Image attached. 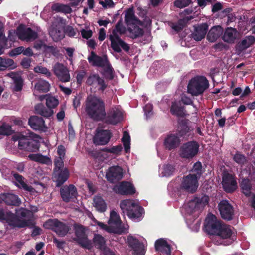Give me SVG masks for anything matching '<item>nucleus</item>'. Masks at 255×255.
Listing matches in <instances>:
<instances>
[{
	"instance_id": "nucleus-1",
	"label": "nucleus",
	"mask_w": 255,
	"mask_h": 255,
	"mask_svg": "<svg viewBox=\"0 0 255 255\" xmlns=\"http://www.w3.org/2000/svg\"><path fill=\"white\" fill-rule=\"evenodd\" d=\"M205 229L210 234L216 235L222 239H229L227 245L231 244L234 240V235L232 228L223 224L217 217L212 214H209L204 223Z\"/></svg>"
},
{
	"instance_id": "nucleus-2",
	"label": "nucleus",
	"mask_w": 255,
	"mask_h": 255,
	"mask_svg": "<svg viewBox=\"0 0 255 255\" xmlns=\"http://www.w3.org/2000/svg\"><path fill=\"white\" fill-rule=\"evenodd\" d=\"M16 214L20 219L15 217L11 212H7L5 214L0 209V220H5L10 226L19 228L29 226L32 224L33 216L31 211L21 209L16 212Z\"/></svg>"
},
{
	"instance_id": "nucleus-3",
	"label": "nucleus",
	"mask_w": 255,
	"mask_h": 255,
	"mask_svg": "<svg viewBox=\"0 0 255 255\" xmlns=\"http://www.w3.org/2000/svg\"><path fill=\"white\" fill-rule=\"evenodd\" d=\"M208 201V196L204 195L195 198L184 205L183 209L185 211V218L189 225L198 216L200 211L207 205Z\"/></svg>"
},
{
	"instance_id": "nucleus-4",
	"label": "nucleus",
	"mask_w": 255,
	"mask_h": 255,
	"mask_svg": "<svg viewBox=\"0 0 255 255\" xmlns=\"http://www.w3.org/2000/svg\"><path fill=\"white\" fill-rule=\"evenodd\" d=\"M96 223L100 228L109 233L117 234L127 233L129 229V226L128 224H122L120 216L115 210H111L110 211L108 225L97 221H96Z\"/></svg>"
},
{
	"instance_id": "nucleus-5",
	"label": "nucleus",
	"mask_w": 255,
	"mask_h": 255,
	"mask_svg": "<svg viewBox=\"0 0 255 255\" xmlns=\"http://www.w3.org/2000/svg\"><path fill=\"white\" fill-rule=\"evenodd\" d=\"M120 207L124 214L135 222L140 221L144 214L143 208L138 201L133 199H125L121 201Z\"/></svg>"
},
{
	"instance_id": "nucleus-6",
	"label": "nucleus",
	"mask_w": 255,
	"mask_h": 255,
	"mask_svg": "<svg viewBox=\"0 0 255 255\" xmlns=\"http://www.w3.org/2000/svg\"><path fill=\"white\" fill-rule=\"evenodd\" d=\"M85 110L89 116L96 120L102 119L105 114L103 101L92 95L88 96L87 99Z\"/></svg>"
},
{
	"instance_id": "nucleus-7",
	"label": "nucleus",
	"mask_w": 255,
	"mask_h": 255,
	"mask_svg": "<svg viewBox=\"0 0 255 255\" xmlns=\"http://www.w3.org/2000/svg\"><path fill=\"white\" fill-rule=\"evenodd\" d=\"M125 20L128 27L130 37L136 38L143 35V31L139 27L141 23L134 15L133 9L130 8L126 11Z\"/></svg>"
},
{
	"instance_id": "nucleus-8",
	"label": "nucleus",
	"mask_w": 255,
	"mask_h": 255,
	"mask_svg": "<svg viewBox=\"0 0 255 255\" xmlns=\"http://www.w3.org/2000/svg\"><path fill=\"white\" fill-rule=\"evenodd\" d=\"M125 31V28L120 22L117 23L115 29L113 30L112 33L109 35V39L111 41V46L113 50L117 52H121V47L126 51H128L129 47L127 43L122 41L118 35V33L122 34Z\"/></svg>"
},
{
	"instance_id": "nucleus-9",
	"label": "nucleus",
	"mask_w": 255,
	"mask_h": 255,
	"mask_svg": "<svg viewBox=\"0 0 255 255\" xmlns=\"http://www.w3.org/2000/svg\"><path fill=\"white\" fill-rule=\"evenodd\" d=\"M15 34L20 40L26 42L33 41L37 37V33L23 25L19 26L16 32L14 31L9 32L8 38L10 41L14 42L15 40Z\"/></svg>"
},
{
	"instance_id": "nucleus-10",
	"label": "nucleus",
	"mask_w": 255,
	"mask_h": 255,
	"mask_svg": "<svg viewBox=\"0 0 255 255\" xmlns=\"http://www.w3.org/2000/svg\"><path fill=\"white\" fill-rule=\"evenodd\" d=\"M208 80L204 77H197L192 79L189 83L188 92L192 95L197 96L204 92L208 87Z\"/></svg>"
},
{
	"instance_id": "nucleus-11",
	"label": "nucleus",
	"mask_w": 255,
	"mask_h": 255,
	"mask_svg": "<svg viewBox=\"0 0 255 255\" xmlns=\"http://www.w3.org/2000/svg\"><path fill=\"white\" fill-rule=\"evenodd\" d=\"M88 60L93 66L104 67L106 69L107 77L110 79L113 78V69L108 61L106 56H98L94 52H91Z\"/></svg>"
},
{
	"instance_id": "nucleus-12",
	"label": "nucleus",
	"mask_w": 255,
	"mask_h": 255,
	"mask_svg": "<svg viewBox=\"0 0 255 255\" xmlns=\"http://www.w3.org/2000/svg\"><path fill=\"white\" fill-rule=\"evenodd\" d=\"M55 168L54 171V180L57 183V186H60L63 184L69 177V171L66 168H64L63 162L61 161L54 162Z\"/></svg>"
},
{
	"instance_id": "nucleus-13",
	"label": "nucleus",
	"mask_w": 255,
	"mask_h": 255,
	"mask_svg": "<svg viewBox=\"0 0 255 255\" xmlns=\"http://www.w3.org/2000/svg\"><path fill=\"white\" fill-rule=\"evenodd\" d=\"M199 147V144L195 141L187 142L180 147L179 155L182 158L191 159L197 154Z\"/></svg>"
},
{
	"instance_id": "nucleus-14",
	"label": "nucleus",
	"mask_w": 255,
	"mask_h": 255,
	"mask_svg": "<svg viewBox=\"0 0 255 255\" xmlns=\"http://www.w3.org/2000/svg\"><path fill=\"white\" fill-rule=\"evenodd\" d=\"M12 139L14 141H18V146L20 149L29 151H35L39 148L37 143L34 141L29 140L25 136L21 133L15 134Z\"/></svg>"
},
{
	"instance_id": "nucleus-15",
	"label": "nucleus",
	"mask_w": 255,
	"mask_h": 255,
	"mask_svg": "<svg viewBox=\"0 0 255 255\" xmlns=\"http://www.w3.org/2000/svg\"><path fill=\"white\" fill-rule=\"evenodd\" d=\"M47 106L49 108L46 109L42 104H38L35 106V109L37 113L44 116L49 117L53 114V111L51 109L56 107L58 104V100L54 97L48 96L46 102Z\"/></svg>"
},
{
	"instance_id": "nucleus-16",
	"label": "nucleus",
	"mask_w": 255,
	"mask_h": 255,
	"mask_svg": "<svg viewBox=\"0 0 255 255\" xmlns=\"http://www.w3.org/2000/svg\"><path fill=\"white\" fill-rule=\"evenodd\" d=\"M64 24V20L61 18H58L53 23L49 30V34L54 41H59L64 37L63 30Z\"/></svg>"
},
{
	"instance_id": "nucleus-17",
	"label": "nucleus",
	"mask_w": 255,
	"mask_h": 255,
	"mask_svg": "<svg viewBox=\"0 0 255 255\" xmlns=\"http://www.w3.org/2000/svg\"><path fill=\"white\" fill-rule=\"evenodd\" d=\"M44 228L55 231L58 235L64 236L69 230L68 227L56 219H49L43 225Z\"/></svg>"
},
{
	"instance_id": "nucleus-18",
	"label": "nucleus",
	"mask_w": 255,
	"mask_h": 255,
	"mask_svg": "<svg viewBox=\"0 0 255 255\" xmlns=\"http://www.w3.org/2000/svg\"><path fill=\"white\" fill-rule=\"evenodd\" d=\"M198 187V177L196 175L189 174L184 177L181 180L180 188L187 192H194Z\"/></svg>"
},
{
	"instance_id": "nucleus-19",
	"label": "nucleus",
	"mask_w": 255,
	"mask_h": 255,
	"mask_svg": "<svg viewBox=\"0 0 255 255\" xmlns=\"http://www.w3.org/2000/svg\"><path fill=\"white\" fill-rule=\"evenodd\" d=\"M52 71L58 79L62 82H66L70 80L69 71L66 67L60 63H56L52 67Z\"/></svg>"
},
{
	"instance_id": "nucleus-20",
	"label": "nucleus",
	"mask_w": 255,
	"mask_h": 255,
	"mask_svg": "<svg viewBox=\"0 0 255 255\" xmlns=\"http://www.w3.org/2000/svg\"><path fill=\"white\" fill-rule=\"evenodd\" d=\"M77 241L83 247L90 249L92 247V242L88 240L85 234L84 228L81 225L75 226Z\"/></svg>"
},
{
	"instance_id": "nucleus-21",
	"label": "nucleus",
	"mask_w": 255,
	"mask_h": 255,
	"mask_svg": "<svg viewBox=\"0 0 255 255\" xmlns=\"http://www.w3.org/2000/svg\"><path fill=\"white\" fill-rule=\"evenodd\" d=\"M128 245L133 249L134 253L136 255H144L145 247L142 243H140L137 238L133 235H129L127 239Z\"/></svg>"
},
{
	"instance_id": "nucleus-22",
	"label": "nucleus",
	"mask_w": 255,
	"mask_h": 255,
	"mask_svg": "<svg viewBox=\"0 0 255 255\" xmlns=\"http://www.w3.org/2000/svg\"><path fill=\"white\" fill-rule=\"evenodd\" d=\"M113 190L116 193L122 195H131L135 193V189L133 185L128 182H122L116 185Z\"/></svg>"
},
{
	"instance_id": "nucleus-23",
	"label": "nucleus",
	"mask_w": 255,
	"mask_h": 255,
	"mask_svg": "<svg viewBox=\"0 0 255 255\" xmlns=\"http://www.w3.org/2000/svg\"><path fill=\"white\" fill-rule=\"evenodd\" d=\"M220 214L223 218L226 220L232 219L234 213L232 206L226 200H223L218 205Z\"/></svg>"
},
{
	"instance_id": "nucleus-24",
	"label": "nucleus",
	"mask_w": 255,
	"mask_h": 255,
	"mask_svg": "<svg viewBox=\"0 0 255 255\" xmlns=\"http://www.w3.org/2000/svg\"><path fill=\"white\" fill-rule=\"evenodd\" d=\"M106 177L111 182H116L123 177V170L119 166H113L110 167L107 171Z\"/></svg>"
},
{
	"instance_id": "nucleus-25",
	"label": "nucleus",
	"mask_w": 255,
	"mask_h": 255,
	"mask_svg": "<svg viewBox=\"0 0 255 255\" xmlns=\"http://www.w3.org/2000/svg\"><path fill=\"white\" fill-rule=\"evenodd\" d=\"M223 186L228 192H233L237 187L236 181L233 175L229 173H225L223 177Z\"/></svg>"
},
{
	"instance_id": "nucleus-26",
	"label": "nucleus",
	"mask_w": 255,
	"mask_h": 255,
	"mask_svg": "<svg viewBox=\"0 0 255 255\" xmlns=\"http://www.w3.org/2000/svg\"><path fill=\"white\" fill-rule=\"evenodd\" d=\"M61 195L65 202H69L74 199L77 195L76 188L72 185L65 186L61 189Z\"/></svg>"
},
{
	"instance_id": "nucleus-27",
	"label": "nucleus",
	"mask_w": 255,
	"mask_h": 255,
	"mask_svg": "<svg viewBox=\"0 0 255 255\" xmlns=\"http://www.w3.org/2000/svg\"><path fill=\"white\" fill-rule=\"evenodd\" d=\"M110 137L111 133L109 131L98 129L94 137V142L97 145H105L109 142Z\"/></svg>"
},
{
	"instance_id": "nucleus-28",
	"label": "nucleus",
	"mask_w": 255,
	"mask_h": 255,
	"mask_svg": "<svg viewBox=\"0 0 255 255\" xmlns=\"http://www.w3.org/2000/svg\"><path fill=\"white\" fill-rule=\"evenodd\" d=\"M171 243L164 239L157 240L155 243L156 250L161 255H170Z\"/></svg>"
},
{
	"instance_id": "nucleus-29",
	"label": "nucleus",
	"mask_w": 255,
	"mask_h": 255,
	"mask_svg": "<svg viewBox=\"0 0 255 255\" xmlns=\"http://www.w3.org/2000/svg\"><path fill=\"white\" fill-rule=\"evenodd\" d=\"M123 118V113L119 108L112 109L110 111L106 118V122L109 124H116Z\"/></svg>"
},
{
	"instance_id": "nucleus-30",
	"label": "nucleus",
	"mask_w": 255,
	"mask_h": 255,
	"mask_svg": "<svg viewBox=\"0 0 255 255\" xmlns=\"http://www.w3.org/2000/svg\"><path fill=\"white\" fill-rule=\"evenodd\" d=\"M29 124L33 129L46 131L47 127L45 125L44 121L41 117L32 116L29 120Z\"/></svg>"
},
{
	"instance_id": "nucleus-31",
	"label": "nucleus",
	"mask_w": 255,
	"mask_h": 255,
	"mask_svg": "<svg viewBox=\"0 0 255 255\" xmlns=\"http://www.w3.org/2000/svg\"><path fill=\"white\" fill-rule=\"evenodd\" d=\"M86 83L93 88L103 90L105 88L104 80L97 74L90 75L87 80Z\"/></svg>"
},
{
	"instance_id": "nucleus-32",
	"label": "nucleus",
	"mask_w": 255,
	"mask_h": 255,
	"mask_svg": "<svg viewBox=\"0 0 255 255\" xmlns=\"http://www.w3.org/2000/svg\"><path fill=\"white\" fill-rule=\"evenodd\" d=\"M6 76L11 78L13 81V85L12 87L13 91L18 92L22 90L23 81L19 73L11 72L7 74Z\"/></svg>"
},
{
	"instance_id": "nucleus-33",
	"label": "nucleus",
	"mask_w": 255,
	"mask_h": 255,
	"mask_svg": "<svg viewBox=\"0 0 255 255\" xmlns=\"http://www.w3.org/2000/svg\"><path fill=\"white\" fill-rule=\"evenodd\" d=\"M208 28V25L206 23H203L195 28V31L193 34L194 39L196 41H200L203 39Z\"/></svg>"
},
{
	"instance_id": "nucleus-34",
	"label": "nucleus",
	"mask_w": 255,
	"mask_h": 255,
	"mask_svg": "<svg viewBox=\"0 0 255 255\" xmlns=\"http://www.w3.org/2000/svg\"><path fill=\"white\" fill-rule=\"evenodd\" d=\"M238 36L237 31L232 28H228L223 36V40L227 43H233Z\"/></svg>"
},
{
	"instance_id": "nucleus-35",
	"label": "nucleus",
	"mask_w": 255,
	"mask_h": 255,
	"mask_svg": "<svg viewBox=\"0 0 255 255\" xmlns=\"http://www.w3.org/2000/svg\"><path fill=\"white\" fill-rule=\"evenodd\" d=\"M93 206L97 211L101 213L104 212L107 209L106 203L100 196H96L93 198Z\"/></svg>"
},
{
	"instance_id": "nucleus-36",
	"label": "nucleus",
	"mask_w": 255,
	"mask_h": 255,
	"mask_svg": "<svg viewBox=\"0 0 255 255\" xmlns=\"http://www.w3.org/2000/svg\"><path fill=\"white\" fill-rule=\"evenodd\" d=\"M222 33L223 28L221 26H214L209 31L207 38L210 42H214L220 36Z\"/></svg>"
},
{
	"instance_id": "nucleus-37",
	"label": "nucleus",
	"mask_w": 255,
	"mask_h": 255,
	"mask_svg": "<svg viewBox=\"0 0 255 255\" xmlns=\"http://www.w3.org/2000/svg\"><path fill=\"white\" fill-rule=\"evenodd\" d=\"M50 85L49 83L46 80L40 79L36 83L33 93L36 95L37 92H46L50 89Z\"/></svg>"
},
{
	"instance_id": "nucleus-38",
	"label": "nucleus",
	"mask_w": 255,
	"mask_h": 255,
	"mask_svg": "<svg viewBox=\"0 0 255 255\" xmlns=\"http://www.w3.org/2000/svg\"><path fill=\"white\" fill-rule=\"evenodd\" d=\"M34 47L37 50H42L45 52L51 53L53 55H55L57 53V50L55 47L46 45L44 42L42 41H36Z\"/></svg>"
},
{
	"instance_id": "nucleus-39",
	"label": "nucleus",
	"mask_w": 255,
	"mask_h": 255,
	"mask_svg": "<svg viewBox=\"0 0 255 255\" xmlns=\"http://www.w3.org/2000/svg\"><path fill=\"white\" fill-rule=\"evenodd\" d=\"M28 158L34 161L42 164H50L52 161L50 157L47 156H44L41 154H31L28 155Z\"/></svg>"
},
{
	"instance_id": "nucleus-40",
	"label": "nucleus",
	"mask_w": 255,
	"mask_h": 255,
	"mask_svg": "<svg viewBox=\"0 0 255 255\" xmlns=\"http://www.w3.org/2000/svg\"><path fill=\"white\" fill-rule=\"evenodd\" d=\"M2 199L6 204L9 205L18 206L21 202L18 197L13 194L8 193L3 195Z\"/></svg>"
},
{
	"instance_id": "nucleus-41",
	"label": "nucleus",
	"mask_w": 255,
	"mask_h": 255,
	"mask_svg": "<svg viewBox=\"0 0 255 255\" xmlns=\"http://www.w3.org/2000/svg\"><path fill=\"white\" fill-rule=\"evenodd\" d=\"M179 138L177 136L171 135L166 138L164 144L167 148L171 149L176 147L179 144Z\"/></svg>"
},
{
	"instance_id": "nucleus-42",
	"label": "nucleus",
	"mask_w": 255,
	"mask_h": 255,
	"mask_svg": "<svg viewBox=\"0 0 255 255\" xmlns=\"http://www.w3.org/2000/svg\"><path fill=\"white\" fill-rule=\"evenodd\" d=\"M175 168L171 164H166L159 169V175L161 177H168L173 174Z\"/></svg>"
},
{
	"instance_id": "nucleus-43",
	"label": "nucleus",
	"mask_w": 255,
	"mask_h": 255,
	"mask_svg": "<svg viewBox=\"0 0 255 255\" xmlns=\"http://www.w3.org/2000/svg\"><path fill=\"white\" fill-rule=\"evenodd\" d=\"M16 65L13 60L0 57V70H4L6 68L14 69Z\"/></svg>"
},
{
	"instance_id": "nucleus-44",
	"label": "nucleus",
	"mask_w": 255,
	"mask_h": 255,
	"mask_svg": "<svg viewBox=\"0 0 255 255\" xmlns=\"http://www.w3.org/2000/svg\"><path fill=\"white\" fill-rule=\"evenodd\" d=\"M171 112L173 114L178 116H182L184 114L183 107L180 102L173 103L171 108Z\"/></svg>"
},
{
	"instance_id": "nucleus-45",
	"label": "nucleus",
	"mask_w": 255,
	"mask_h": 255,
	"mask_svg": "<svg viewBox=\"0 0 255 255\" xmlns=\"http://www.w3.org/2000/svg\"><path fill=\"white\" fill-rule=\"evenodd\" d=\"M51 9L53 11L62 12L65 13H70L72 11L70 6L58 3L53 4L51 7Z\"/></svg>"
},
{
	"instance_id": "nucleus-46",
	"label": "nucleus",
	"mask_w": 255,
	"mask_h": 255,
	"mask_svg": "<svg viewBox=\"0 0 255 255\" xmlns=\"http://www.w3.org/2000/svg\"><path fill=\"white\" fill-rule=\"evenodd\" d=\"M122 140L125 152L127 153L129 152L130 149V137L128 132H124Z\"/></svg>"
},
{
	"instance_id": "nucleus-47",
	"label": "nucleus",
	"mask_w": 255,
	"mask_h": 255,
	"mask_svg": "<svg viewBox=\"0 0 255 255\" xmlns=\"http://www.w3.org/2000/svg\"><path fill=\"white\" fill-rule=\"evenodd\" d=\"M94 243L95 245L101 250H103V251L106 249H108L105 248V241L104 238L100 235H95L93 239Z\"/></svg>"
},
{
	"instance_id": "nucleus-48",
	"label": "nucleus",
	"mask_w": 255,
	"mask_h": 255,
	"mask_svg": "<svg viewBox=\"0 0 255 255\" xmlns=\"http://www.w3.org/2000/svg\"><path fill=\"white\" fill-rule=\"evenodd\" d=\"M14 178L16 180L15 184L20 188H23V189L27 191H30L31 188L28 186L24 182L22 177L18 174H15L14 175Z\"/></svg>"
},
{
	"instance_id": "nucleus-49",
	"label": "nucleus",
	"mask_w": 255,
	"mask_h": 255,
	"mask_svg": "<svg viewBox=\"0 0 255 255\" xmlns=\"http://www.w3.org/2000/svg\"><path fill=\"white\" fill-rule=\"evenodd\" d=\"M255 41V38L253 36L246 37L239 44V46L241 50L245 49L250 47Z\"/></svg>"
},
{
	"instance_id": "nucleus-50",
	"label": "nucleus",
	"mask_w": 255,
	"mask_h": 255,
	"mask_svg": "<svg viewBox=\"0 0 255 255\" xmlns=\"http://www.w3.org/2000/svg\"><path fill=\"white\" fill-rule=\"evenodd\" d=\"M193 17L191 16H186L183 19L179 21L178 24H172L171 27L175 31H178L182 29L185 25L186 22L191 19Z\"/></svg>"
},
{
	"instance_id": "nucleus-51",
	"label": "nucleus",
	"mask_w": 255,
	"mask_h": 255,
	"mask_svg": "<svg viewBox=\"0 0 255 255\" xmlns=\"http://www.w3.org/2000/svg\"><path fill=\"white\" fill-rule=\"evenodd\" d=\"M241 187L242 189L243 193L246 196H249L251 192V185L249 180L244 179L241 182Z\"/></svg>"
},
{
	"instance_id": "nucleus-52",
	"label": "nucleus",
	"mask_w": 255,
	"mask_h": 255,
	"mask_svg": "<svg viewBox=\"0 0 255 255\" xmlns=\"http://www.w3.org/2000/svg\"><path fill=\"white\" fill-rule=\"evenodd\" d=\"M7 39L3 34L2 28L0 23V54L2 53V49L7 47Z\"/></svg>"
},
{
	"instance_id": "nucleus-53",
	"label": "nucleus",
	"mask_w": 255,
	"mask_h": 255,
	"mask_svg": "<svg viewBox=\"0 0 255 255\" xmlns=\"http://www.w3.org/2000/svg\"><path fill=\"white\" fill-rule=\"evenodd\" d=\"M11 126L8 124H3L0 127V135H8L12 134Z\"/></svg>"
},
{
	"instance_id": "nucleus-54",
	"label": "nucleus",
	"mask_w": 255,
	"mask_h": 255,
	"mask_svg": "<svg viewBox=\"0 0 255 255\" xmlns=\"http://www.w3.org/2000/svg\"><path fill=\"white\" fill-rule=\"evenodd\" d=\"M35 72L44 74L47 77H50L51 76V73L46 67L42 66H37L34 69Z\"/></svg>"
},
{
	"instance_id": "nucleus-55",
	"label": "nucleus",
	"mask_w": 255,
	"mask_h": 255,
	"mask_svg": "<svg viewBox=\"0 0 255 255\" xmlns=\"http://www.w3.org/2000/svg\"><path fill=\"white\" fill-rule=\"evenodd\" d=\"M57 152L58 155V157L56 158L55 162L61 161L62 162H63V159L64 158L65 154V149L64 147L62 145L59 146L57 148Z\"/></svg>"
},
{
	"instance_id": "nucleus-56",
	"label": "nucleus",
	"mask_w": 255,
	"mask_h": 255,
	"mask_svg": "<svg viewBox=\"0 0 255 255\" xmlns=\"http://www.w3.org/2000/svg\"><path fill=\"white\" fill-rule=\"evenodd\" d=\"M201 168H202V164L201 162H197L195 163L194 165L192 172H194V174H192V175H196L198 177L199 176L201 173Z\"/></svg>"
},
{
	"instance_id": "nucleus-57",
	"label": "nucleus",
	"mask_w": 255,
	"mask_h": 255,
	"mask_svg": "<svg viewBox=\"0 0 255 255\" xmlns=\"http://www.w3.org/2000/svg\"><path fill=\"white\" fill-rule=\"evenodd\" d=\"M191 2V0H177L175 1V5L179 8H183L188 6Z\"/></svg>"
},
{
	"instance_id": "nucleus-58",
	"label": "nucleus",
	"mask_w": 255,
	"mask_h": 255,
	"mask_svg": "<svg viewBox=\"0 0 255 255\" xmlns=\"http://www.w3.org/2000/svg\"><path fill=\"white\" fill-rule=\"evenodd\" d=\"M24 50V47L20 46L14 49H12L9 53L10 56L13 57L17 56L21 53Z\"/></svg>"
},
{
	"instance_id": "nucleus-59",
	"label": "nucleus",
	"mask_w": 255,
	"mask_h": 255,
	"mask_svg": "<svg viewBox=\"0 0 255 255\" xmlns=\"http://www.w3.org/2000/svg\"><path fill=\"white\" fill-rule=\"evenodd\" d=\"M234 160L236 162L239 164H244L246 161V159L245 157L239 153H236L234 157Z\"/></svg>"
},
{
	"instance_id": "nucleus-60",
	"label": "nucleus",
	"mask_w": 255,
	"mask_h": 255,
	"mask_svg": "<svg viewBox=\"0 0 255 255\" xmlns=\"http://www.w3.org/2000/svg\"><path fill=\"white\" fill-rule=\"evenodd\" d=\"M122 147L121 145H117L113 146L111 148L106 149V151L108 152L113 153L114 154H119L122 151Z\"/></svg>"
},
{
	"instance_id": "nucleus-61",
	"label": "nucleus",
	"mask_w": 255,
	"mask_h": 255,
	"mask_svg": "<svg viewBox=\"0 0 255 255\" xmlns=\"http://www.w3.org/2000/svg\"><path fill=\"white\" fill-rule=\"evenodd\" d=\"M104 8H111L113 7L114 4L112 0H103L99 2Z\"/></svg>"
},
{
	"instance_id": "nucleus-62",
	"label": "nucleus",
	"mask_w": 255,
	"mask_h": 255,
	"mask_svg": "<svg viewBox=\"0 0 255 255\" xmlns=\"http://www.w3.org/2000/svg\"><path fill=\"white\" fill-rule=\"evenodd\" d=\"M81 33L82 37L85 39H88L92 35V30L88 28L81 29Z\"/></svg>"
},
{
	"instance_id": "nucleus-63",
	"label": "nucleus",
	"mask_w": 255,
	"mask_h": 255,
	"mask_svg": "<svg viewBox=\"0 0 255 255\" xmlns=\"http://www.w3.org/2000/svg\"><path fill=\"white\" fill-rule=\"evenodd\" d=\"M145 115L146 118H148L152 114V105L150 104H148L144 108Z\"/></svg>"
},
{
	"instance_id": "nucleus-64",
	"label": "nucleus",
	"mask_w": 255,
	"mask_h": 255,
	"mask_svg": "<svg viewBox=\"0 0 255 255\" xmlns=\"http://www.w3.org/2000/svg\"><path fill=\"white\" fill-rule=\"evenodd\" d=\"M65 33L70 37H74L76 35V31L72 27L68 26L65 29Z\"/></svg>"
}]
</instances>
